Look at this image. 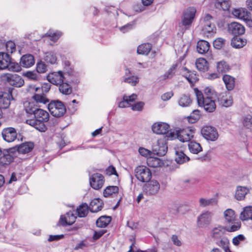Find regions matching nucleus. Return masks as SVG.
Instances as JSON below:
<instances>
[{
    "instance_id": "de8ad7c7",
    "label": "nucleus",
    "mask_w": 252,
    "mask_h": 252,
    "mask_svg": "<svg viewBox=\"0 0 252 252\" xmlns=\"http://www.w3.org/2000/svg\"><path fill=\"white\" fill-rule=\"evenodd\" d=\"M60 92L63 94H69L72 92V89L70 85L66 83H62L59 86Z\"/></svg>"
},
{
    "instance_id": "f257e3e1",
    "label": "nucleus",
    "mask_w": 252,
    "mask_h": 252,
    "mask_svg": "<svg viewBox=\"0 0 252 252\" xmlns=\"http://www.w3.org/2000/svg\"><path fill=\"white\" fill-rule=\"evenodd\" d=\"M194 91L199 106L203 107L204 109L209 112H212L216 109L215 100L217 95L213 88H205L204 90V95L197 88L194 89Z\"/></svg>"
},
{
    "instance_id": "473e14b6",
    "label": "nucleus",
    "mask_w": 252,
    "mask_h": 252,
    "mask_svg": "<svg viewBox=\"0 0 252 252\" xmlns=\"http://www.w3.org/2000/svg\"><path fill=\"white\" fill-rule=\"evenodd\" d=\"M196 67L200 71L204 72L208 69V63L204 58H199L195 62Z\"/></svg>"
},
{
    "instance_id": "a878e982",
    "label": "nucleus",
    "mask_w": 252,
    "mask_h": 252,
    "mask_svg": "<svg viewBox=\"0 0 252 252\" xmlns=\"http://www.w3.org/2000/svg\"><path fill=\"white\" fill-rule=\"evenodd\" d=\"M33 147V143L31 142H25L17 146V151L19 153L25 154L31 152Z\"/></svg>"
},
{
    "instance_id": "603ef678",
    "label": "nucleus",
    "mask_w": 252,
    "mask_h": 252,
    "mask_svg": "<svg viewBox=\"0 0 252 252\" xmlns=\"http://www.w3.org/2000/svg\"><path fill=\"white\" fill-rule=\"evenodd\" d=\"M176 66L175 64L173 65L162 76L163 79L166 80L172 78L175 73Z\"/></svg>"
},
{
    "instance_id": "338daca9",
    "label": "nucleus",
    "mask_w": 252,
    "mask_h": 252,
    "mask_svg": "<svg viewBox=\"0 0 252 252\" xmlns=\"http://www.w3.org/2000/svg\"><path fill=\"white\" fill-rule=\"evenodd\" d=\"M6 48L8 52L12 53L15 51V44L12 41H8L6 44Z\"/></svg>"
},
{
    "instance_id": "f03ea898",
    "label": "nucleus",
    "mask_w": 252,
    "mask_h": 252,
    "mask_svg": "<svg viewBox=\"0 0 252 252\" xmlns=\"http://www.w3.org/2000/svg\"><path fill=\"white\" fill-rule=\"evenodd\" d=\"M33 115L34 119L27 120L26 124L40 132H45L47 130L45 123L49 121L50 117L48 112L38 108Z\"/></svg>"
},
{
    "instance_id": "e433bc0d",
    "label": "nucleus",
    "mask_w": 252,
    "mask_h": 252,
    "mask_svg": "<svg viewBox=\"0 0 252 252\" xmlns=\"http://www.w3.org/2000/svg\"><path fill=\"white\" fill-rule=\"evenodd\" d=\"M224 217L225 221L228 223H233L235 220L236 216L234 211L231 209H228L224 212Z\"/></svg>"
},
{
    "instance_id": "8fccbe9b",
    "label": "nucleus",
    "mask_w": 252,
    "mask_h": 252,
    "mask_svg": "<svg viewBox=\"0 0 252 252\" xmlns=\"http://www.w3.org/2000/svg\"><path fill=\"white\" fill-rule=\"evenodd\" d=\"M217 71L220 73L226 72L229 69V66L225 62H218L217 65Z\"/></svg>"
},
{
    "instance_id": "bf43d9fd",
    "label": "nucleus",
    "mask_w": 252,
    "mask_h": 252,
    "mask_svg": "<svg viewBox=\"0 0 252 252\" xmlns=\"http://www.w3.org/2000/svg\"><path fill=\"white\" fill-rule=\"evenodd\" d=\"M229 244V242L228 239L226 237H222L220 238V240L218 243V245L220 247H222L224 251H225L226 249H229L228 247Z\"/></svg>"
},
{
    "instance_id": "c756f323",
    "label": "nucleus",
    "mask_w": 252,
    "mask_h": 252,
    "mask_svg": "<svg viewBox=\"0 0 252 252\" xmlns=\"http://www.w3.org/2000/svg\"><path fill=\"white\" fill-rule=\"evenodd\" d=\"M102 205L103 203L100 199L95 198L90 202L89 208L92 212H97L102 209Z\"/></svg>"
},
{
    "instance_id": "aec40b11",
    "label": "nucleus",
    "mask_w": 252,
    "mask_h": 252,
    "mask_svg": "<svg viewBox=\"0 0 252 252\" xmlns=\"http://www.w3.org/2000/svg\"><path fill=\"white\" fill-rule=\"evenodd\" d=\"M13 99L12 96V90L9 89L8 93H4L0 94V109H6L10 104V99Z\"/></svg>"
},
{
    "instance_id": "9d476101",
    "label": "nucleus",
    "mask_w": 252,
    "mask_h": 252,
    "mask_svg": "<svg viewBox=\"0 0 252 252\" xmlns=\"http://www.w3.org/2000/svg\"><path fill=\"white\" fill-rule=\"evenodd\" d=\"M1 135L3 139L8 143L14 141L17 137V131L12 127H8L3 129Z\"/></svg>"
},
{
    "instance_id": "6e6d98bb",
    "label": "nucleus",
    "mask_w": 252,
    "mask_h": 252,
    "mask_svg": "<svg viewBox=\"0 0 252 252\" xmlns=\"http://www.w3.org/2000/svg\"><path fill=\"white\" fill-rule=\"evenodd\" d=\"M125 83L130 84L131 86H135L139 82V78L137 76H132L126 77L124 79Z\"/></svg>"
},
{
    "instance_id": "c9c22d12",
    "label": "nucleus",
    "mask_w": 252,
    "mask_h": 252,
    "mask_svg": "<svg viewBox=\"0 0 252 252\" xmlns=\"http://www.w3.org/2000/svg\"><path fill=\"white\" fill-rule=\"evenodd\" d=\"M119 192V188L115 186L107 187L103 191V194L105 197H110Z\"/></svg>"
},
{
    "instance_id": "72a5a7b5",
    "label": "nucleus",
    "mask_w": 252,
    "mask_h": 252,
    "mask_svg": "<svg viewBox=\"0 0 252 252\" xmlns=\"http://www.w3.org/2000/svg\"><path fill=\"white\" fill-rule=\"evenodd\" d=\"M191 103L192 100L189 95L187 94L181 95L178 100L179 105L182 107H189Z\"/></svg>"
},
{
    "instance_id": "9b49d317",
    "label": "nucleus",
    "mask_w": 252,
    "mask_h": 252,
    "mask_svg": "<svg viewBox=\"0 0 252 252\" xmlns=\"http://www.w3.org/2000/svg\"><path fill=\"white\" fill-rule=\"evenodd\" d=\"M213 214L209 211H206L197 217V225L199 227H207L212 221Z\"/></svg>"
},
{
    "instance_id": "052dcab7",
    "label": "nucleus",
    "mask_w": 252,
    "mask_h": 252,
    "mask_svg": "<svg viewBox=\"0 0 252 252\" xmlns=\"http://www.w3.org/2000/svg\"><path fill=\"white\" fill-rule=\"evenodd\" d=\"M146 252H171V250L164 246L162 248L161 251L159 252L158 248L154 246L146 250Z\"/></svg>"
},
{
    "instance_id": "2f4dec72",
    "label": "nucleus",
    "mask_w": 252,
    "mask_h": 252,
    "mask_svg": "<svg viewBox=\"0 0 252 252\" xmlns=\"http://www.w3.org/2000/svg\"><path fill=\"white\" fill-rule=\"evenodd\" d=\"M222 79L227 90H232L235 86L234 78L228 75H224Z\"/></svg>"
},
{
    "instance_id": "1a4fd4ad",
    "label": "nucleus",
    "mask_w": 252,
    "mask_h": 252,
    "mask_svg": "<svg viewBox=\"0 0 252 252\" xmlns=\"http://www.w3.org/2000/svg\"><path fill=\"white\" fill-rule=\"evenodd\" d=\"M89 181L91 187L97 190L103 187L104 183V177L101 174L94 173L90 176Z\"/></svg>"
},
{
    "instance_id": "c03bdc74",
    "label": "nucleus",
    "mask_w": 252,
    "mask_h": 252,
    "mask_svg": "<svg viewBox=\"0 0 252 252\" xmlns=\"http://www.w3.org/2000/svg\"><path fill=\"white\" fill-rule=\"evenodd\" d=\"M217 204V200L215 198L206 199L201 198L199 199V204L202 207H205L208 206H213Z\"/></svg>"
},
{
    "instance_id": "4be33fe9",
    "label": "nucleus",
    "mask_w": 252,
    "mask_h": 252,
    "mask_svg": "<svg viewBox=\"0 0 252 252\" xmlns=\"http://www.w3.org/2000/svg\"><path fill=\"white\" fill-rule=\"evenodd\" d=\"M35 63L34 57L31 54L23 55L20 61V64L22 66L29 68L32 66Z\"/></svg>"
},
{
    "instance_id": "393cba45",
    "label": "nucleus",
    "mask_w": 252,
    "mask_h": 252,
    "mask_svg": "<svg viewBox=\"0 0 252 252\" xmlns=\"http://www.w3.org/2000/svg\"><path fill=\"white\" fill-rule=\"evenodd\" d=\"M137 97V95L135 94H132L129 96L124 95L123 96V100L120 101L119 103V107L126 108L130 106V103L134 101L136 99Z\"/></svg>"
},
{
    "instance_id": "774afa93",
    "label": "nucleus",
    "mask_w": 252,
    "mask_h": 252,
    "mask_svg": "<svg viewBox=\"0 0 252 252\" xmlns=\"http://www.w3.org/2000/svg\"><path fill=\"white\" fill-rule=\"evenodd\" d=\"M245 238L243 235L239 234L233 238L232 239V243L234 245L238 246L240 244V242L245 240Z\"/></svg>"
},
{
    "instance_id": "ddd939ff",
    "label": "nucleus",
    "mask_w": 252,
    "mask_h": 252,
    "mask_svg": "<svg viewBox=\"0 0 252 252\" xmlns=\"http://www.w3.org/2000/svg\"><path fill=\"white\" fill-rule=\"evenodd\" d=\"M159 189V184L157 181L155 180L149 181L144 186V190L148 195H155L157 194Z\"/></svg>"
},
{
    "instance_id": "f3484780",
    "label": "nucleus",
    "mask_w": 252,
    "mask_h": 252,
    "mask_svg": "<svg viewBox=\"0 0 252 252\" xmlns=\"http://www.w3.org/2000/svg\"><path fill=\"white\" fill-rule=\"evenodd\" d=\"M48 79L50 82L54 85H60L63 82L65 77L61 71L54 72L49 74Z\"/></svg>"
},
{
    "instance_id": "20e7f679",
    "label": "nucleus",
    "mask_w": 252,
    "mask_h": 252,
    "mask_svg": "<svg viewBox=\"0 0 252 252\" xmlns=\"http://www.w3.org/2000/svg\"><path fill=\"white\" fill-rule=\"evenodd\" d=\"M48 109L54 117H60L66 112V108L63 103L60 100H53L48 104Z\"/></svg>"
},
{
    "instance_id": "0eeeda50",
    "label": "nucleus",
    "mask_w": 252,
    "mask_h": 252,
    "mask_svg": "<svg viewBox=\"0 0 252 252\" xmlns=\"http://www.w3.org/2000/svg\"><path fill=\"white\" fill-rule=\"evenodd\" d=\"M201 132L203 137L207 141H215L219 137L217 130L212 126H203L201 129Z\"/></svg>"
},
{
    "instance_id": "423d86ee",
    "label": "nucleus",
    "mask_w": 252,
    "mask_h": 252,
    "mask_svg": "<svg viewBox=\"0 0 252 252\" xmlns=\"http://www.w3.org/2000/svg\"><path fill=\"white\" fill-rule=\"evenodd\" d=\"M196 9L193 7H189L185 11L182 18L181 23L185 30L189 28L194 19Z\"/></svg>"
},
{
    "instance_id": "bb28decb",
    "label": "nucleus",
    "mask_w": 252,
    "mask_h": 252,
    "mask_svg": "<svg viewBox=\"0 0 252 252\" xmlns=\"http://www.w3.org/2000/svg\"><path fill=\"white\" fill-rule=\"evenodd\" d=\"M232 14L235 17L245 21L248 20L250 17V13L243 8L234 9Z\"/></svg>"
},
{
    "instance_id": "4c0bfd02",
    "label": "nucleus",
    "mask_w": 252,
    "mask_h": 252,
    "mask_svg": "<svg viewBox=\"0 0 252 252\" xmlns=\"http://www.w3.org/2000/svg\"><path fill=\"white\" fill-rule=\"evenodd\" d=\"M152 48V45L150 43H144L141 44L137 48L138 54L141 55H148Z\"/></svg>"
},
{
    "instance_id": "37998d69",
    "label": "nucleus",
    "mask_w": 252,
    "mask_h": 252,
    "mask_svg": "<svg viewBox=\"0 0 252 252\" xmlns=\"http://www.w3.org/2000/svg\"><path fill=\"white\" fill-rule=\"evenodd\" d=\"M36 103L46 104L49 102L44 93L40 94L39 92L35 94L32 97Z\"/></svg>"
},
{
    "instance_id": "f704fd0d",
    "label": "nucleus",
    "mask_w": 252,
    "mask_h": 252,
    "mask_svg": "<svg viewBox=\"0 0 252 252\" xmlns=\"http://www.w3.org/2000/svg\"><path fill=\"white\" fill-rule=\"evenodd\" d=\"M111 221V217L109 216H103L99 217L96 221V226L98 227H106Z\"/></svg>"
},
{
    "instance_id": "412c9836",
    "label": "nucleus",
    "mask_w": 252,
    "mask_h": 252,
    "mask_svg": "<svg viewBox=\"0 0 252 252\" xmlns=\"http://www.w3.org/2000/svg\"><path fill=\"white\" fill-rule=\"evenodd\" d=\"M226 228L221 225L214 227L210 232V236L214 239H219L222 237L226 232Z\"/></svg>"
},
{
    "instance_id": "dca6fc26",
    "label": "nucleus",
    "mask_w": 252,
    "mask_h": 252,
    "mask_svg": "<svg viewBox=\"0 0 252 252\" xmlns=\"http://www.w3.org/2000/svg\"><path fill=\"white\" fill-rule=\"evenodd\" d=\"M228 30L229 33L237 36L244 33L245 29L242 25L237 22H233L228 25Z\"/></svg>"
},
{
    "instance_id": "09e8293b",
    "label": "nucleus",
    "mask_w": 252,
    "mask_h": 252,
    "mask_svg": "<svg viewBox=\"0 0 252 252\" xmlns=\"http://www.w3.org/2000/svg\"><path fill=\"white\" fill-rule=\"evenodd\" d=\"M45 55L44 60L47 63L51 64H55L56 63L57 57L54 53L49 52L46 53Z\"/></svg>"
},
{
    "instance_id": "a211bd4d",
    "label": "nucleus",
    "mask_w": 252,
    "mask_h": 252,
    "mask_svg": "<svg viewBox=\"0 0 252 252\" xmlns=\"http://www.w3.org/2000/svg\"><path fill=\"white\" fill-rule=\"evenodd\" d=\"M219 104L222 106L229 107L233 103V99L229 93L223 92L219 94L217 97Z\"/></svg>"
},
{
    "instance_id": "864d4df0",
    "label": "nucleus",
    "mask_w": 252,
    "mask_h": 252,
    "mask_svg": "<svg viewBox=\"0 0 252 252\" xmlns=\"http://www.w3.org/2000/svg\"><path fill=\"white\" fill-rule=\"evenodd\" d=\"M21 64L19 65L17 63L12 62L11 59H10L9 64H8V67L7 69L10 71L18 72L21 69Z\"/></svg>"
},
{
    "instance_id": "680f3d73",
    "label": "nucleus",
    "mask_w": 252,
    "mask_h": 252,
    "mask_svg": "<svg viewBox=\"0 0 252 252\" xmlns=\"http://www.w3.org/2000/svg\"><path fill=\"white\" fill-rule=\"evenodd\" d=\"M134 22H132L119 28V30L123 33H126L131 30L134 25Z\"/></svg>"
},
{
    "instance_id": "79ce46f5",
    "label": "nucleus",
    "mask_w": 252,
    "mask_h": 252,
    "mask_svg": "<svg viewBox=\"0 0 252 252\" xmlns=\"http://www.w3.org/2000/svg\"><path fill=\"white\" fill-rule=\"evenodd\" d=\"M188 146L189 151L194 154H197L202 150L200 144L194 141L190 142Z\"/></svg>"
},
{
    "instance_id": "cd10ccee",
    "label": "nucleus",
    "mask_w": 252,
    "mask_h": 252,
    "mask_svg": "<svg viewBox=\"0 0 252 252\" xmlns=\"http://www.w3.org/2000/svg\"><path fill=\"white\" fill-rule=\"evenodd\" d=\"M11 58L6 53L0 52V70L7 69L9 64Z\"/></svg>"
},
{
    "instance_id": "0e129e2a",
    "label": "nucleus",
    "mask_w": 252,
    "mask_h": 252,
    "mask_svg": "<svg viewBox=\"0 0 252 252\" xmlns=\"http://www.w3.org/2000/svg\"><path fill=\"white\" fill-rule=\"evenodd\" d=\"M243 125L247 128H250L252 126V116L251 115H249L245 117Z\"/></svg>"
},
{
    "instance_id": "58836bf2",
    "label": "nucleus",
    "mask_w": 252,
    "mask_h": 252,
    "mask_svg": "<svg viewBox=\"0 0 252 252\" xmlns=\"http://www.w3.org/2000/svg\"><path fill=\"white\" fill-rule=\"evenodd\" d=\"M147 163L148 165L151 167H158L160 166L162 162L161 160L158 158L149 157L147 159Z\"/></svg>"
},
{
    "instance_id": "a19ab883",
    "label": "nucleus",
    "mask_w": 252,
    "mask_h": 252,
    "mask_svg": "<svg viewBox=\"0 0 252 252\" xmlns=\"http://www.w3.org/2000/svg\"><path fill=\"white\" fill-rule=\"evenodd\" d=\"M240 218L242 220H252V207H246L240 214Z\"/></svg>"
},
{
    "instance_id": "7ed1b4c3",
    "label": "nucleus",
    "mask_w": 252,
    "mask_h": 252,
    "mask_svg": "<svg viewBox=\"0 0 252 252\" xmlns=\"http://www.w3.org/2000/svg\"><path fill=\"white\" fill-rule=\"evenodd\" d=\"M213 19L211 15L206 14L201 21L200 27L202 34L207 37L211 36L216 32L215 25L211 22Z\"/></svg>"
},
{
    "instance_id": "7c9ffc66",
    "label": "nucleus",
    "mask_w": 252,
    "mask_h": 252,
    "mask_svg": "<svg viewBox=\"0 0 252 252\" xmlns=\"http://www.w3.org/2000/svg\"><path fill=\"white\" fill-rule=\"evenodd\" d=\"M197 50L199 54L206 53L209 50L210 44L205 40H199L197 44Z\"/></svg>"
},
{
    "instance_id": "69168bd1",
    "label": "nucleus",
    "mask_w": 252,
    "mask_h": 252,
    "mask_svg": "<svg viewBox=\"0 0 252 252\" xmlns=\"http://www.w3.org/2000/svg\"><path fill=\"white\" fill-rule=\"evenodd\" d=\"M50 89V85L49 84H44L41 88L36 87L35 88V91L36 92L40 93V91L42 92V93H46L48 92Z\"/></svg>"
},
{
    "instance_id": "f8f14e48",
    "label": "nucleus",
    "mask_w": 252,
    "mask_h": 252,
    "mask_svg": "<svg viewBox=\"0 0 252 252\" xmlns=\"http://www.w3.org/2000/svg\"><path fill=\"white\" fill-rule=\"evenodd\" d=\"M194 129L189 128L177 130V138L181 142L189 141L193 137Z\"/></svg>"
},
{
    "instance_id": "a18cd8bd",
    "label": "nucleus",
    "mask_w": 252,
    "mask_h": 252,
    "mask_svg": "<svg viewBox=\"0 0 252 252\" xmlns=\"http://www.w3.org/2000/svg\"><path fill=\"white\" fill-rule=\"evenodd\" d=\"M88 208L86 203L82 204L77 209L75 214H77L80 218L84 217L88 213Z\"/></svg>"
},
{
    "instance_id": "4468645a",
    "label": "nucleus",
    "mask_w": 252,
    "mask_h": 252,
    "mask_svg": "<svg viewBox=\"0 0 252 252\" xmlns=\"http://www.w3.org/2000/svg\"><path fill=\"white\" fill-rule=\"evenodd\" d=\"M5 77L6 80L12 86L20 88L24 84V80L17 74H6Z\"/></svg>"
},
{
    "instance_id": "c85d7f7f",
    "label": "nucleus",
    "mask_w": 252,
    "mask_h": 252,
    "mask_svg": "<svg viewBox=\"0 0 252 252\" xmlns=\"http://www.w3.org/2000/svg\"><path fill=\"white\" fill-rule=\"evenodd\" d=\"M249 192V189L248 188L245 187L239 186L236 189L235 197L237 200H243Z\"/></svg>"
},
{
    "instance_id": "6e6552de",
    "label": "nucleus",
    "mask_w": 252,
    "mask_h": 252,
    "mask_svg": "<svg viewBox=\"0 0 252 252\" xmlns=\"http://www.w3.org/2000/svg\"><path fill=\"white\" fill-rule=\"evenodd\" d=\"M166 139L165 138L158 140L153 147L154 154L158 156H164L167 151Z\"/></svg>"
},
{
    "instance_id": "2eb2a0df",
    "label": "nucleus",
    "mask_w": 252,
    "mask_h": 252,
    "mask_svg": "<svg viewBox=\"0 0 252 252\" xmlns=\"http://www.w3.org/2000/svg\"><path fill=\"white\" fill-rule=\"evenodd\" d=\"M153 131L158 134H165L169 131L170 126L163 122H157L154 124L152 127Z\"/></svg>"
},
{
    "instance_id": "6ab92c4d",
    "label": "nucleus",
    "mask_w": 252,
    "mask_h": 252,
    "mask_svg": "<svg viewBox=\"0 0 252 252\" xmlns=\"http://www.w3.org/2000/svg\"><path fill=\"white\" fill-rule=\"evenodd\" d=\"M76 214H74L71 211L67 212L65 216H61L59 223H61L63 226L72 224L75 221L76 219Z\"/></svg>"
},
{
    "instance_id": "13d9d810",
    "label": "nucleus",
    "mask_w": 252,
    "mask_h": 252,
    "mask_svg": "<svg viewBox=\"0 0 252 252\" xmlns=\"http://www.w3.org/2000/svg\"><path fill=\"white\" fill-rule=\"evenodd\" d=\"M47 70V66L44 62L40 61L37 63L36 64V71L37 72L39 73H43Z\"/></svg>"
},
{
    "instance_id": "b1692460",
    "label": "nucleus",
    "mask_w": 252,
    "mask_h": 252,
    "mask_svg": "<svg viewBox=\"0 0 252 252\" xmlns=\"http://www.w3.org/2000/svg\"><path fill=\"white\" fill-rule=\"evenodd\" d=\"M23 106L24 111L29 116L33 115L38 108L36 106L35 102L32 101H25Z\"/></svg>"
},
{
    "instance_id": "ea45409f",
    "label": "nucleus",
    "mask_w": 252,
    "mask_h": 252,
    "mask_svg": "<svg viewBox=\"0 0 252 252\" xmlns=\"http://www.w3.org/2000/svg\"><path fill=\"white\" fill-rule=\"evenodd\" d=\"M3 155L0 157V164L1 165L9 164L14 159L13 156L10 154L5 153L3 151Z\"/></svg>"
},
{
    "instance_id": "e2e57ef3",
    "label": "nucleus",
    "mask_w": 252,
    "mask_h": 252,
    "mask_svg": "<svg viewBox=\"0 0 252 252\" xmlns=\"http://www.w3.org/2000/svg\"><path fill=\"white\" fill-rule=\"evenodd\" d=\"M186 77L188 81L191 84L196 82L198 79L196 74L194 72H189L188 75H186Z\"/></svg>"
},
{
    "instance_id": "5fc2aeb1",
    "label": "nucleus",
    "mask_w": 252,
    "mask_h": 252,
    "mask_svg": "<svg viewBox=\"0 0 252 252\" xmlns=\"http://www.w3.org/2000/svg\"><path fill=\"white\" fill-rule=\"evenodd\" d=\"M225 40L220 37L217 38L213 42L214 47L217 49H220L225 45Z\"/></svg>"
},
{
    "instance_id": "49530a36",
    "label": "nucleus",
    "mask_w": 252,
    "mask_h": 252,
    "mask_svg": "<svg viewBox=\"0 0 252 252\" xmlns=\"http://www.w3.org/2000/svg\"><path fill=\"white\" fill-rule=\"evenodd\" d=\"M246 42L239 37H236L232 40L231 44L235 48H241L244 46Z\"/></svg>"
},
{
    "instance_id": "4d7b16f0",
    "label": "nucleus",
    "mask_w": 252,
    "mask_h": 252,
    "mask_svg": "<svg viewBox=\"0 0 252 252\" xmlns=\"http://www.w3.org/2000/svg\"><path fill=\"white\" fill-rule=\"evenodd\" d=\"M227 0H218L215 3V6L218 9H222L223 10H227L228 9L227 3Z\"/></svg>"
},
{
    "instance_id": "39448f33",
    "label": "nucleus",
    "mask_w": 252,
    "mask_h": 252,
    "mask_svg": "<svg viewBox=\"0 0 252 252\" xmlns=\"http://www.w3.org/2000/svg\"><path fill=\"white\" fill-rule=\"evenodd\" d=\"M135 176L137 180L142 182L150 180L152 173L150 170L145 166H139L135 169Z\"/></svg>"
},
{
    "instance_id": "5701e85b",
    "label": "nucleus",
    "mask_w": 252,
    "mask_h": 252,
    "mask_svg": "<svg viewBox=\"0 0 252 252\" xmlns=\"http://www.w3.org/2000/svg\"><path fill=\"white\" fill-rule=\"evenodd\" d=\"M175 160L178 164H183L189 160V158L183 152L181 149L175 148Z\"/></svg>"
},
{
    "instance_id": "3c124183",
    "label": "nucleus",
    "mask_w": 252,
    "mask_h": 252,
    "mask_svg": "<svg viewBox=\"0 0 252 252\" xmlns=\"http://www.w3.org/2000/svg\"><path fill=\"white\" fill-rule=\"evenodd\" d=\"M62 33L60 32H53V31H49L46 35L50 37V40L54 42H56L59 37L61 36Z\"/></svg>"
}]
</instances>
